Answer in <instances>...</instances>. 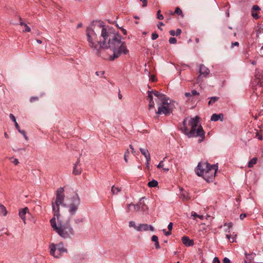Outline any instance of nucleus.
Instances as JSON below:
<instances>
[{
    "instance_id": "f257e3e1",
    "label": "nucleus",
    "mask_w": 263,
    "mask_h": 263,
    "mask_svg": "<svg viewBox=\"0 0 263 263\" xmlns=\"http://www.w3.org/2000/svg\"><path fill=\"white\" fill-rule=\"evenodd\" d=\"M94 23L93 22L86 29V36L90 47L96 50L98 54L100 50L98 49V44L100 45L101 48L110 49L113 51V54L109 57L110 61H114L121 54L128 53L126 43L122 41V37L119 33L105 27L102 24L103 22L97 21Z\"/></svg>"
},
{
    "instance_id": "f03ea898",
    "label": "nucleus",
    "mask_w": 263,
    "mask_h": 263,
    "mask_svg": "<svg viewBox=\"0 0 263 263\" xmlns=\"http://www.w3.org/2000/svg\"><path fill=\"white\" fill-rule=\"evenodd\" d=\"M64 191V188L62 187L57 191L56 198L55 200L53 199L51 202L54 216L50 222L53 230L60 236L64 238H68L74 235V231L70 223V218L69 217L64 220L61 217L60 214V205L66 206V204L63 203L65 198Z\"/></svg>"
},
{
    "instance_id": "7ed1b4c3",
    "label": "nucleus",
    "mask_w": 263,
    "mask_h": 263,
    "mask_svg": "<svg viewBox=\"0 0 263 263\" xmlns=\"http://www.w3.org/2000/svg\"><path fill=\"white\" fill-rule=\"evenodd\" d=\"M218 170L217 164H210L208 162H199L195 171L197 176L202 177L208 182H212Z\"/></svg>"
},
{
    "instance_id": "20e7f679",
    "label": "nucleus",
    "mask_w": 263,
    "mask_h": 263,
    "mask_svg": "<svg viewBox=\"0 0 263 263\" xmlns=\"http://www.w3.org/2000/svg\"><path fill=\"white\" fill-rule=\"evenodd\" d=\"M200 118L198 116L191 119L189 121V124L191 126V129L190 131H189V133H187V137H199L198 142L201 143L204 140L205 132L201 125L198 126Z\"/></svg>"
},
{
    "instance_id": "39448f33",
    "label": "nucleus",
    "mask_w": 263,
    "mask_h": 263,
    "mask_svg": "<svg viewBox=\"0 0 263 263\" xmlns=\"http://www.w3.org/2000/svg\"><path fill=\"white\" fill-rule=\"evenodd\" d=\"M168 98L161 102L158 108V110L156 111L157 115L164 114L165 116H169L173 110V105L168 102Z\"/></svg>"
},
{
    "instance_id": "423d86ee",
    "label": "nucleus",
    "mask_w": 263,
    "mask_h": 263,
    "mask_svg": "<svg viewBox=\"0 0 263 263\" xmlns=\"http://www.w3.org/2000/svg\"><path fill=\"white\" fill-rule=\"evenodd\" d=\"M50 254L55 258H59L64 253L67 252V249L64 247L63 243L57 245L51 243L49 246Z\"/></svg>"
},
{
    "instance_id": "0eeeda50",
    "label": "nucleus",
    "mask_w": 263,
    "mask_h": 263,
    "mask_svg": "<svg viewBox=\"0 0 263 263\" xmlns=\"http://www.w3.org/2000/svg\"><path fill=\"white\" fill-rule=\"evenodd\" d=\"M72 202L69 205V212L71 215H74L76 213L78 207L80 204V198L78 194H76L71 198Z\"/></svg>"
},
{
    "instance_id": "6e6552de",
    "label": "nucleus",
    "mask_w": 263,
    "mask_h": 263,
    "mask_svg": "<svg viewBox=\"0 0 263 263\" xmlns=\"http://www.w3.org/2000/svg\"><path fill=\"white\" fill-rule=\"evenodd\" d=\"M199 73L200 75L197 79V81L198 83L200 81L201 76H203L204 77H206L210 73V70L206 67L204 65L200 64L199 65Z\"/></svg>"
},
{
    "instance_id": "1a4fd4ad",
    "label": "nucleus",
    "mask_w": 263,
    "mask_h": 263,
    "mask_svg": "<svg viewBox=\"0 0 263 263\" xmlns=\"http://www.w3.org/2000/svg\"><path fill=\"white\" fill-rule=\"evenodd\" d=\"M154 228L152 225H148L147 224H139L138 226L137 231H146L150 230L151 231H154Z\"/></svg>"
},
{
    "instance_id": "9d476101",
    "label": "nucleus",
    "mask_w": 263,
    "mask_h": 263,
    "mask_svg": "<svg viewBox=\"0 0 263 263\" xmlns=\"http://www.w3.org/2000/svg\"><path fill=\"white\" fill-rule=\"evenodd\" d=\"M80 159H78L76 163L74 164L73 168V171L72 173L74 175H79L81 174L82 172V169L80 166Z\"/></svg>"
},
{
    "instance_id": "9b49d317",
    "label": "nucleus",
    "mask_w": 263,
    "mask_h": 263,
    "mask_svg": "<svg viewBox=\"0 0 263 263\" xmlns=\"http://www.w3.org/2000/svg\"><path fill=\"white\" fill-rule=\"evenodd\" d=\"M182 243L186 247H191L193 246L194 244V240L193 239H190L188 236H183L181 238Z\"/></svg>"
},
{
    "instance_id": "f8f14e48",
    "label": "nucleus",
    "mask_w": 263,
    "mask_h": 263,
    "mask_svg": "<svg viewBox=\"0 0 263 263\" xmlns=\"http://www.w3.org/2000/svg\"><path fill=\"white\" fill-rule=\"evenodd\" d=\"M150 91L152 92L153 95L157 97L161 101V102H162L164 100L168 99V98H167L165 95L162 94L157 90H151Z\"/></svg>"
},
{
    "instance_id": "ddd939ff",
    "label": "nucleus",
    "mask_w": 263,
    "mask_h": 263,
    "mask_svg": "<svg viewBox=\"0 0 263 263\" xmlns=\"http://www.w3.org/2000/svg\"><path fill=\"white\" fill-rule=\"evenodd\" d=\"M29 212V209L28 208H24L19 211V216L21 218V219L24 221V223H26V219H25V215L27 213Z\"/></svg>"
},
{
    "instance_id": "4468645a",
    "label": "nucleus",
    "mask_w": 263,
    "mask_h": 263,
    "mask_svg": "<svg viewBox=\"0 0 263 263\" xmlns=\"http://www.w3.org/2000/svg\"><path fill=\"white\" fill-rule=\"evenodd\" d=\"M220 120L221 121L223 120V115L222 114H214L211 117V120L212 121H217Z\"/></svg>"
},
{
    "instance_id": "2eb2a0df",
    "label": "nucleus",
    "mask_w": 263,
    "mask_h": 263,
    "mask_svg": "<svg viewBox=\"0 0 263 263\" xmlns=\"http://www.w3.org/2000/svg\"><path fill=\"white\" fill-rule=\"evenodd\" d=\"M140 151L141 154L145 157L147 161H150L151 160V155L148 152V151L146 148H140Z\"/></svg>"
},
{
    "instance_id": "dca6fc26",
    "label": "nucleus",
    "mask_w": 263,
    "mask_h": 263,
    "mask_svg": "<svg viewBox=\"0 0 263 263\" xmlns=\"http://www.w3.org/2000/svg\"><path fill=\"white\" fill-rule=\"evenodd\" d=\"M246 258L245 259V263H252V260H253L254 257L255 256V254L251 253V254H247L245 253Z\"/></svg>"
},
{
    "instance_id": "f3484780",
    "label": "nucleus",
    "mask_w": 263,
    "mask_h": 263,
    "mask_svg": "<svg viewBox=\"0 0 263 263\" xmlns=\"http://www.w3.org/2000/svg\"><path fill=\"white\" fill-rule=\"evenodd\" d=\"M186 120L187 119L185 118L183 120L182 122V127H180V129L182 130L183 134L186 135L187 136V133H189V129L187 128L186 126Z\"/></svg>"
},
{
    "instance_id": "a211bd4d",
    "label": "nucleus",
    "mask_w": 263,
    "mask_h": 263,
    "mask_svg": "<svg viewBox=\"0 0 263 263\" xmlns=\"http://www.w3.org/2000/svg\"><path fill=\"white\" fill-rule=\"evenodd\" d=\"M255 77V78L257 80V81L256 82L257 84L261 85L262 83L261 82V79L262 78V73L259 71L256 70Z\"/></svg>"
},
{
    "instance_id": "6ab92c4d",
    "label": "nucleus",
    "mask_w": 263,
    "mask_h": 263,
    "mask_svg": "<svg viewBox=\"0 0 263 263\" xmlns=\"http://www.w3.org/2000/svg\"><path fill=\"white\" fill-rule=\"evenodd\" d=\"M20 25L21 26H24L25 27V29L23 30L24 32H30L31 31L30 28L25 23L22 22V19L21 17H20Z\"/></svg>"
},
{
    "instance_id": "aec40b11",
    "label": "nucleus",
    "mask_w": 263,
    "mask_h": 263,
    "mask_svg": "<svg viewBox=\"0 0 263 263\" xmlns=\"http://www.w3.org/2000/svg\"><path fill=\"white\" fill-rule=\"evenodd\" d=\"M210 101L208 102L209 105H213L216 101H218L220 99L218 97H212L209 98Z\"/></svg>"
},
{
    "instance_id": "412c9836",
    "label": "nucleus",
    "mask_w": 263,
    "mask_h": 263,
    "mask_svg": "<svg viewBox=\"0 0 263 263\" xmlns=\"http://www.w3.org/2000/svg\"><path fill=\"white\" fill-rule=\"evenodd\" d=\"M169 33H170V35H171L172 36H175V35L178 36L181 34V30L179 28H178L176 30V31H175L174 30H171L169 31Z\"/></svg>"
},
{
    "instance_id": "4be33fe9",
    "label": "nucleus",
    "mask_w": 263,
    "mask_h": 263,
    "mask_svg": "<svg viewBox=\"0 0 263 263\" xmlns=\"http://www.w3.org/2000/svg\"><path fill=\"white\" fill-rule=\"evenodd\" d=\"M257 159L256 157H254V158H252L248 162V167L249 168L252 167L254 164H255L257 163Z\"/></svg>"
},
{
    "instance_id": "5701e85b",
    "label": "nucleus",
    "mask_w": 263,
    "mask_h": 263,
    "mask_svg": "<svg viewBox=\"0 0 263 263\" xmlns=\"http://www.w3.org/2000/svg\"><path fill=\"white\" fill-rule=\"evenodd\" d=\"M158 185V182L157 180H154L153 179V180L149 181L148 184H147V185L149 187H156Z\"/></svg>"
},
{
    "instance_id": "b1692460",
    "label": "nucleus",
    "mask_w": 263,
    "mask_h": 263,
    "mask_svg": "<svg viewBox=\"0 0 263 263\" xmlns=\"http://www.w3.org/2000/svg\"><path fill=\"white\" fill-rule=\"evenodd\" d=\"M171 14L174 15L175 14H177L179 15H181L183 16V13L182 10L180 9L179 7H176L174 12H171Z\"/></svg>"
},
{
    "instance_id": "393cba45",
    "label": "nucleus",
    "mask_w": 263,
    "mask_h": 263,
    "mask_svg": "<svg viewBox=\"0 0 263 263\" xmlns=\"http://www.w3.org/2000/svg\"><path fill=\"white\" fill-rule=\"evenodd\" d=\"M7 211L4 205L0 204V214L6 216L7 215Z\"/></svg>"
},
{
    "instance_id": "a878e982",
    "label": "nucleus",
    "mask_w": 263,
    "mask_h": 263,
    "mask_svg": "<svg viewBox=\"0 0 263 263\" xmlns=\"http://www.w3.org/2000/svg\"><path fill=\"white\" fill-rule=\"evenodd\" d=\"M111 191L112 194H117L119 192L121 191V189L118 187H115L114 185H113L111 187Z\"/></svg>"
},
{
    "instance_id": "bb28decb",
    "label": "nucleus",
    "mask_w": 263,
    "mask_h": 263,
    "mask_svg": "<svg viewBox=\"0 0 263 263\" xmlns=\"http://www.w3.org/2000/svg\"><path fill=\"white\" fill-rule=\"evenodd\" d=\"M142 199H143V198H142L140 200L139 202L136 205H135L136 208H134V209H136L137 210V211H139L141 210V204H143V201H142Z\"/></svg>"
},
{
    "instance_id": "cd10ccee",
    "label": "nucleus",
    "mask_w": 263,
    "mask_h": 263,
    "mask_svg": "<svg viewBox=\"0 0 263 263\" xmlns=\"http://www.w3.org/2000/svg\"><path fill=\"white\" fill-rule=\"evenodd\" d=\"M84 221V219L83 218H78L74 219V222L75 224H79L80 223H82Z\"/></svg>"
},
{
    "instance_id": "c85d7f7f",
    "label": "nucleus",
    "mask_w": 263,
    "mask_h": 263,
    "mask_svg": "<svg viewBox=\"0 0 263 263\" xmlns=\"http://www.w3.org/2000/svg\"><path fill=\"white\" fill-rule=\"evenodd\" d=\"M160 13H161V11H160V10H159L157 13V18L159 20H162L164 18V17H163V15L161 14Z\"/></svg>"
},
{
    "instance_id": "c756f323",
    "label": "nucleus",
    "mask_w": 263,
    "mask_h": 263,
    "mask_svg": "<svg viewBox=\"0 0 263 263\" xmlns=\"http://www.w3.org/2000/svg\"><path fill=\"white\" fill-rule=\"evenodd\" d=\"M260 10V7L258 5H255L252 7L251 12H256L257 11H259Z\"/></svg>"
},
{
    "instance_id": "7c9ffc66",
    "label": "nucleus",
    "mask_w": 263,
    "mask_h": 263,
    "mask_svg": "<svg viewBox=\"0 0 263 263\" xmlns=\"http://www.w3.org/2000/svg\"><path fill=\"white\" fill-rule=\"evenodd\" d=\"M129 226L130 227H133L136 230H137V227H138V226H136L135 221H130L129 222Z\"/></svg>"
},
{
    "instance_id": "2f4dec72",
    "label": "nucleus",
    "mask_w": 263,
    "mask_h": 263,
    "mask_svg": "<svg viewBox=\"0 0 263 263\" xmlns=\"http://www.w3.org/2000/svg\"><path fill=\"white\" fill-rule=\"evenodd\" d=\"M168 41L169 43L171 44H175L177 43V39L173 37H170Z\"/></svg>"
},
{
    "instance_id": "473e14b6",
    "label": "nucleus",
    "mask_w": 263,
    "mask_h": 263,
    "mask_svg": "<svg viewBox=\"0 0 263 263\" xmlns=\"http://www.w3.org/2000/svg\"><path fill=\"white\" fill-rule=\"evenodd\" d=\"M129 155V152L128 149H127L126 151L125 152V153L124 154V159L126 162H128L127 157H128Z\"/></svg>"
},
{
    "instance_id": "72a5a7b5",
    "label": "nucleus",
    "mask_w": 263,
    "mask_h": 263,
    "mask_svg": "<svg viewBox=\"0 0 263 263\" xmlns=\"http://www.w3.org/2000/svg\"><path fill=\"white\" fill-rule=\"evenodd\" d=\"M155 107L154 101H149L148 103V110H151Z\"/></svg>"
},
{
    "instance_id": "f704fd0d",
    "label": "nucleus",
    "mask_w": 263,
    "mask_h": 263,
    "mask_svg": "<svg viewBox=\"0 0 263 263\" xmlns=\"http://www.w3.org/2000/svg\"><path fill=\"white\" fill-rule=\"evenodd\" d=\"M251 15L255 20H257L259 17V16L256 12H251Z\"/></svg>"
},
{
    "instance_id": "c9c22d12",
    "label": "nucleus",
    "mask_w": 263,
    "mask_h": 263,
    "mask_svg": "<svg viewBox=\"0 0 263 263\" xmlns=\"http://www.w3.org/2000/svg\"><path fill=\"white\" fill-rule=\"evenodd\" d=\"M147 93H148L147 98L149 99V101H154L153 94L152 93V92H151L150 91H148Z\"/></svg>"
},
{
    "instance_id": "e433bc0d",
    "label": "nucleus",
    "mask_w": 263,
    "mask_h": 263,
    "mask_svg": "<svg viewBox=\"0 0 263 263\" xmlns=\"http://www.w3.org/2000/svg\"><path fill=\"white\" fill-rule=\"evenodd\" d=\"M148 210L147 206L145 205V204L143 202V204H141V211H146Z\"/></svg>"
},
{
    "instance_id": "4c0bfd02",
    "label": "nucleus",
    "mask_w": 263,
    "mask_h": 263,
    "mask_svg": "<svg viewBox=\"0 0 263 263\" xmlns=\"http://www.w3.org/2000/svg\"><path fill=\"white\" fill-rule=\"evenodd\" d=\"M158 37V34H157V32H155L152 33V39L153 40H155L157 39Z\"/></svg>"
},
{
    "instance_id": "58836bf2",
    "label": "nucleus",
    "mask_w": 263,
    "mask_h": 263,
    "mask_svg": "<svg viewBox=\"0 0 263 263\" xmlns=\"http://www.w3.org/2000/svg\"><path fill=\"white\" fill-rule=\"evenodd\" d=\"M39 100V98L37 97H31L30 99V102L31 103H33L34 101H36Z\"/></svg>"
},
{
    "instance_id": "ea45409f",
    "label": "nucleus",
    "mask_w": 263,
    "mask_h": 263,
    "mask_svg": "<svg viewBox=\"0 0 263 263\" xmlns=\"http://www.w3.org/2000/svg\"><path fill=\"white\" fill-rule=\"evenodd\" d=\"M152 240L156 242V241H158V237L156 235H153L152 237Z\"/></svg>"
},
{
    "instance_id": "a19ab883",
    "label": "nucleus",
    "mask_w": 263,
    "mask_h": 263,
    "mask_svg": "<svg viewBox=\"0 0 263 263\" xmlns=\"http://www.w3.org/2000/svg\"><path fill=\"white\" fill-rule=\"evenodd\" d=\"M192 216H193V219L194 220H195L197 217H199V215H198L196 213H195L194 212H192Z\"/></svg>"
},
{
    "instance_id": "79ce46f5",
    "label": "nucleus",
    "mask_w": 263,
    "mask_h": 263,
    "mask_svg": "<svg viewBox=\"0 0 263 263\" xmlns=\"http://www.w3.org/2000/svg\"><path fill=\"white\" fill-rule=\"evenodd\" d=\"M223 263H232L231 260L227 257H224L223 259Z\"/></svg>"
},
{
    "instance_id": "37998d69",
    "label": "nucleus",
    "mask_w": 263,
    "mask_h": 263,
    "mask_svg": "<svg viewBox=\"0 0 263 263\" xmlns=\"http://www.w3.org/2000/svg\"><path fill=\"white\" fill-rule=\"evenodd\" d=\"M239 43L238 42H232L231 44V48H233L234 46L238 47Z\"/></svg>"
},
{
    "instance_id": "c03bdc74",
    "label": "nucleus",
    "mask_w": 263,
    "mask_h": 263,
    "mask_svg": "<svg viewBox=\"0 0 263 263\" xmlns=\"http://www.w3.org/2000/svg\"><path fill=\"white\" fill-rule=\"evenodd\" d=\"M162 231L163 232L164 234L166 236H169L171 234V232L170 231H166L165 229H163L162 230Z\"/></svg>"
},
{
    "instance_id": "a18cd8bd",
    "label": "nucleus",
    "mask_w": 263,
    "mask_h": 263,
    "mask_svg": "<svg viewBox=\"0 0 263 263\" xmlns=\"http://www.w3.org/2000/svg\"><path fill=\"white\" fill-rule=\"evenodd\" d=\"M191 93L192 94V96L199 95V93L197 92L196 90H192Z\"/></svg>"
},
{
    "instance_id": "49530a36",
    "label": "nucleus",
    "mask_w": 263,
    "mask_h": 263,
    "mask_svg": "<svg viewBox=\"0 0 263 263\" xmlns=\"http://www.w3.org/2000/svg\"><path fill=\"white\" fill-rule=\"evenodd\" d=\"M163 166H164V164H163V161H161L158 164V165H157V167L160 168H162L163 167Z\"/></svg>"
},
{
    "instance_id": "de8ad7c7",
    "label": "nucleus",
    "mask_w": 263,
    "mask_h": 263,
    "mask_svg": "<svg viewBox=\"0 0 263 263\" xmlns=\"http://www.w3.org/2000/svg\"><path fill=\"white\" fill-rule=\"evenodd\" d=\"M9 117L10 119L14 122V123H15V122H16L15 117L13 115L10 114Z\"/></svg>"
},
{
    "instance_id": "09e8293b",
    "label": "nucleus",
    "mask_w": 263,
    "mask_h": 263,
    "mask_svg": "<svg viewBox=\"0 0 263 263\" xmlns=\"http://www.w3.org/2000/svg\"><path fill=\"white\" fill-rule=\"evenodd\" d=\"M141 2H142V7H145L147 6V0H140Z\"/></svg>"
},
{
    "instance_id": "8fccbe9b",
    "label": "nucleus",
    "mask_w": 263,
    "mask_h": 263,
    "mask_svg": "<svg viewBox=\"0 0 263 263\" xmlns=\"http://www.w3.org/2000/svg\"><path fill=\"white\" fill-rule=\"evenodd\" d=\"M224 226H227L229 229L231 228L233 226V223L232 222L229 223H225L224 224Z\"/></svg>"
},
{
    "instance_id": "3c124183",
    "label": "nucleus",
    "mask_w": 263,
    "mask_h": 263,
    "mask_svg": "<svg viewBox=\"0 0 263 263\" xmlns=\"http://www.w3.org/2000/svg\"><path fill=\"white\" fill-rule=\"evenodd\" d=\"M173 224L172 222H170V223L168 224V227H167L168 231H170L171 232L172 231V229H173Z\"/></svg>"
},
{
    "instance_id": "603ef678",
    "label": "nucleus",
    "mask_w": 263,
    "mask_h": 263,
    "mask_svg": "<svg viewBox=\"0 0 263 263\" xmlns=\"http://www.w3.org/2000/svg\"><path fill=\"white\" fill-rule=\"evenodd\" d=\"M164 24L162 22H159L158 25H157L158 28L160 30H162V28L161 27L162 26H163Z\"/></svg>"
},
{
    "instance_id": "864d4df0",
    "label": "nucleus",
    "mask_w": 263,
    "mask_h": 263,
    "mask_svg": "<svg viewBox=\"0 0 263 263\" xmlns=\"http://www.w3.org/2000/svg\"><path fill=\"white\" fill-rule=\"evenodd\" d=\"M247 215L245 213H242L240 215V219L241 220H243L245 217H246Z\"/></svg>"
},
{
    "instance_id": "5fc2aeb1",
    "label": "nucleus",
    "mask_w": 263,
    "mask_h": 263,
    "mask_svg": "<svg viewBox=\"0 0 263 263\" xmlns=\"http://www.w3.org/2000/svg\"><path fill=\"white\" fill-rule=\"evenodd\" d=\"M256 136L258 138V139H259L260 140H262V136L261 135H260L258 132L256 133Z\"/></svg>"
},
{
    "instance_id": "6e6d98bb",
    "label": "nucleus",
    "mask_w": 263,
    "mask_h": 263,
    "mask_svg": "<svg viewBox=\"0 0 263 263\" xmlns=\"http://www.w3.org/2000/svg\"><path fill=\"white\" fill-rule=\"evenodd\" d=\"M131 206H133L134 208H136V205L135 204H132V203H130V204H128L127 205V209H128V211H127V212H129V211L130 210V208Z\"/></svg>"
},
{
    "instance_id": "4d7b16f0",
    "label": "nucleus",
    "mask_w": 263,
    "mask_h": 263,
    "mask_svg": "<svg viewBox=\"0 0 263 263\" xmlns=\"http://www.w3.org/2000/svg\"><path fill=\"white\" fill-rule=\"evenodd\" d=\"M105 73V71H96V74L98 76H100V74H104Z\"/></svg>"
},
{
    "instance_id": "13d9d810",
    "label": "nucleus",
    "mask_w": 263,
    "mask_h": 263,
    "mask_svg": "<svg viewBox=\"0 0 263 263\" xmlns=\"http://www.w3.org/2000/svg\"><path fill=\"white\" fill-rule=\"evenodd\" d=\"M155 248L156 249H160V246H159V241H156V242H155Z\"/></svg>"
},
{
    "instance_id": "bf43d9fd",
    "label": "nucleus",
    "mask_w": 263,
    "mask_h": 263,
    "mask_svg": "<svg viewBox=\"0 0 263 263\" xmlns=\"http://www.w3.org/2000/svg\"><path fill=\"white\" fill-rule=\"evenodd\" d=\"M12 163L14 164V165H16L18 164L19 162L17 159H14L13 161H12Z\"/></svg>"
},
{
    "instance_id": "052dcab7",
    "label": "nucleus",
    "mask_w": 263,
    "mask_h": 263,
    "mask_svg": "<svg viewBox=\"0 0 263 263\" xmlns=\"http://www.w3.org/2000/svg\"><path fill=\"white\" fill-rule=\"evenodd\" d=\"M213 263H220L219 260L217 257H215L213 260Z\"/></svg>"
},
{
    "instance_id": "680f3d73",
    "label": "nucleus",
    "mask_w": 263,
    "mask_h": 263,
    "mask_svg": "<svg viewBox=\"0 0 263 263\" xmlns=\"http://www.w3.org/2000/svg\"><path fill=\"white\" fill-rule=\"evenodd\" d=\"M150 80L152 81V82H155L156 80V78H155V76H154V75H152L150 77Z\"/></svg>"
},
{
    "instance_id": "e2e57ef3",
    "label": "nucleus",
    "mask_w": 263,
    "mask_h": 263,
    "mask_svg": "<svg viewBox=\"0 0 263 263\" xmlns=\"http://www.w3.org/2000/svg\"><path fill=\"white\" fill-rule=\"evenodd\" d=\"M120 29H121V30L122 31V32H123V33L124 35H126L127 34V31H126V30L125 29H124L123 28H120Z\"/></svg>"
},
{
    "instance_id": "0e129e2a",
    "label": "nucleus",
    "mask_w": 263,
    "mask_h": 263,
    "mask_svg": "<svg viewBox=\"0 0 263 263\" xmlns=\"http://www.w3.org/2000/svg\"><path fill=\"white\" fill-rule=\"evenodd\" d=\"M236 236V235H235L234 236H231V241L230 242H233L235 241V237Z\"/></svg>"
},
{
    "instance_id": "69168bd1",
    "label": "nucleus",
    "mask_w": 263,
    "mask_h": 263,
    "mask_svg": "<svg viewBox=\"0 0 263 263\" xmlns=\"http://www.w3.org/2000/svg\"><path fill=\"white\" fill-rule=\"evenodd\" d=\"M184 95L186 97H190L192 96V94L191 92H185Z\"/></svg>"
},
{
    "instance_id": "338daca9",
    "label": "nucleus",
    "mask_w": 263,
    "mask_h": 263,
    "mask_svg": "<svg viewBox=\"0 0 263 263\" xmlns=\"http://www.w3.org/2000/svg\"><path fill=\"white\" fill-rule=\"evenodd\" d=\"M18 132L20 133H21V134H22L23 135H25V134L26 133L25 131H24L23 130H21V129H18Z\"/></svg>"
},
{
    "instance_id": "774afa93",
    "label": "nucleus",
    "mask_w": 263,
    "mask_h": 263,
    "mask_svg": "<svg viewBox=\"0 0 263 263\" xmlns=\"http://www.w3.org/2000/svg\"><path fill=\"white\" fill-rule=\"evenodd\" d=\"M14 124H15V126L16 128L17 129V130H18V129H20V126H19L18 123H17V122H15Z\"/></svg>"
}]
</instances>
